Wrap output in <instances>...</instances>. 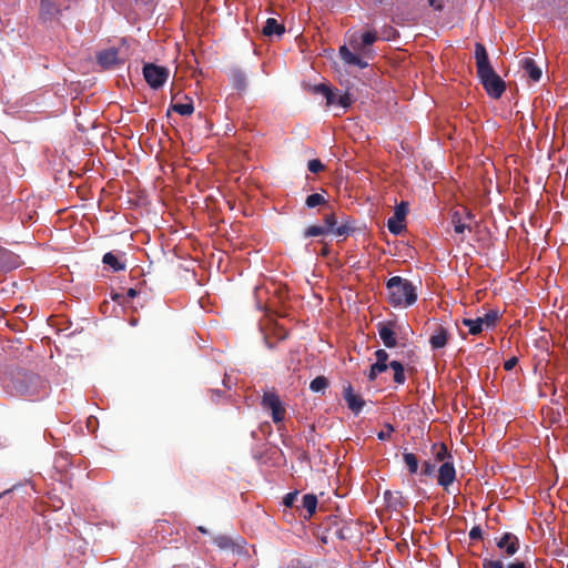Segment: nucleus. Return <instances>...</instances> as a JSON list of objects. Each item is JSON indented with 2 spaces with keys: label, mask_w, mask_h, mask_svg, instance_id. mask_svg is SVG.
<instances>
[{
  "label": "nucleus",
  "mask_w": 568,
  "mask_h": 568,
  "mask_svg": "<svg viewBox=\"0 0 568 568\" xmlns=\"http://www.w3.org/2000/svg\"><path fill=\"white\" fill-rule=\"evenodd\" d=\"M386 430H381L377 433V438L379 440H386L389 439L392 434L395 432V428L392 424L387 423L385 425Z\"/></svg>",
  "instance_id": "obj_38"
},
{
  "label": "nucleus",
  "mask_w": 568,
  "mask_h": 568,
  "mask_svg": "<svg viewBox=\"0 0 568 568\" xmlns=\"http://www.w3.org/2000/svg\"><path fill=\"white\" fill-rule=\"evenodd\" d=\"M327 234V229L320 225H311L304 231V237L321 236Z\"/></svg>",
  "instance_id": "obj_33"
},
{
  "label": "nucleus",
  "mask_w": 568,
  "mask_h": 568,
  "mask_svg": "<svg viewBox=\"0 0 568 568\" xmlns=\"http://www.w3.org/2000/svg\"><path fill=\"white\" fill-rule=\"evenodd\" d=\"M335 103H338L343 108H348L353 103L352 95L348 92H345L344 94L339 95Z\"/></svg>",
  "instance_id": "obj_39"
},
{
  "label": "nucleus",
  "mask_w": 568,
  "mask_h": 568,
  "mask_svg": "<svg viewBox=\"0 0 568 568\" xmlns=\"http://www.w3.org/2000/svg\"><path fill=\"white\" fill-rule=\"evenodd\" d=\"M389 367L394 371V382L398 385H403L406 382L403 364L398 361H392Z\"/></svg>",
  "instance_id": "obj_26"
},
{
  "label": "nucleus",
  "mask_w": 568,
  "mask_h": 568,
  "mask_svg": "<svg viewBox=\"0 0 568 568\" xmlns=\"http://www.w3.org/2000/svg\"><path fill=\"white\" fill-rule=\"evenodd\" d=\"M475 60L477 77L487 94L493 99H499L506 90L504 80L495 72L490 64L488 52L480 42L475 43Z\"/></svg>",
  "instance_id": "obj_2"
},
{
  "label": "nucleus",
  "mask_w": 568,
  "mask_h": 568,
  "mask_svg": "<svg viewBox=\"0 0 568 568\" xmlns=\"http://www.w3.org/2000/svg\"><path fill=\"white\" fill-rule=\"evenodd\" d=\"M430 7H433L436 10H442L443 6L438 3V0H428Z\"/></svg>",
  "instance_id": "obj_45"
},
{
  "label": "nucleus",
  "mask_w": 568,
  "mask_h": 568,
  "mask_svg": "<svg viewBox=\"0 0 568 568\" xmlns=\"http://www.w3.org/2000/svg\"><path fill=\"white\" fill-rule=\"evenodd\" d=\"M518 363V358L513 356L504 363L505 371H511Z\"/></svg>",
  "instance_id": "obj_44"
},
{
  "label": "nucleus",
  "mask_w": 568,
  "mask_h": 568,
  "mask_svg": "<svg viewBox=\"0 0 568 568\" xmlns=\"http://www.w3.org/2000/svg\"><path fill=\"white\" fill-rule=\"evenodd\" d=\"M262 32L266 37H271L274 34L282 36L285 32V28L282 23H278L276 19L268 18L265 21Z\"/></svg>",
  "instance_id": "obj_19"
},
{
  "label": "nucleus",
  "mask_w": 568,
  "mask_h": 568,
  "mask_svg": "<svg viewBox=\"0 0 568 568\" xmlns=\"http://www.w3.org/2000/svg\"><path fill=\"white\" fill-rule=\"evenodd\" d=\"M103 264L110 266L114 272L125 270V263L121 262L115 254L108 252L103 255Z\"/></svg>",
  "instance_id": "obj_22"
},
{
  "label": "nucleus",
  "mask_w": 568,
  "mask_h": 568,
  "mask_svg": "<svg viewBox=\"0 0 568 568\" xmlns=\"http://www.w3.org/2000/svg\"><path fill=\"white\" fill-rule=\"evenodd\" d=\"M389 367V364L387 363H381V362H375L372 366H371V369L368 372V381H375L376 377L378 376V374L381 373H384L387 371V368Z\"/></svg>",
  "instance_id": "obj_29"
},
{
  "label": "nucleus",
  "mask_w": 568,
  "mask_h": 568,
  "mask_svg": "<svg viewBox=\"0 0 568 568\" xmlns=\"http://www.w3.org/2000/svg\"><path fill=\"white\" fill-rule=\"evenodd\" d=\"M262 406L270 409L275 424L282 423L285 418V408L280 396L275 392H265L262 398Z\"/></svg>",
  "instance_id": "obj_5"
},
{
  "label": "nucleus",
  "mask_w": 568,
  "mask_h": 568,
  "mask_svg": "<svg viewBox=\"0 0 568 568\" xmlns=\"http://www.w3.org/2000/svg\"><path fill=\"white\" fill-rule=\"evenodd\" d=\"M469 538L471 540H479L483 538V530L479 526H474L469 531Z\"/></svg>",
  "instance_id": "obj_42"
},
{
  "label": "nucleus",
  "mask_w": 568,
  "mask_h": 568,
  "mask_svg": "<svg viewBox=\"0 0 568 568\" xmlns=\"http://www.w3.org/2000/svg\"><path fill=\"white\" fill-rule=\"evenodd\" d=\"M496 546L503 551L504 557H513L520 547L519 538L513 532H504Z\"/></svg>",
  "instance_id": "obj_7"
},
{
  "label": "nucleus",
  "mask_w": 568,
  "mask_h": 568,
  "mask_svg": "<svg viewBox=\"0 0 568 568\" xmlns=\"http://www.w3.org/2000/svg\"><path fill=\"white\" fill-rule=\"evenodd\" d=\"M3 387L10 395L29 400L44 398L50 388L49 383L39 374L22 368L11 371L3 381Z\"/></svg>",
  "instance_id": "obj_1"
},
{
  "label": "nucleus",
  "mask_w": 568,
  "mask_h": 568,
  "mask_svg": "<svg viewBox=\"0 0 568 568\" xmlns=\"http://www.w3.org/2000/svg\"><path fill=\"white\" fill-rule=\"evenodd\" d=\"M118 60H119L118 50L113 49V48L101 51L97 55L98 63L105 69L114 67L118 63Z\"/></svg>",
  "instance_id": "obj_16"
},
{
  "label": "nucleus",
  "mask_w": 568,
  "mask_h": 568,
  "mask_svg": "<svg viewBox=\"0 0 568 568\" xmlns=\"http://www.w3.org/2000/svg\"><path fill=\"white\" fill-rule=\"evenodd\" d=\"M22 265L20 256L0 245V272H10Z\"/></svg>",
  "instance_id": "obj_9"
},
{
  "label": "nucleus",
  "mask_w": 568,
  "mask_h": 568,
  "mask_svg": "<svg viewBox=\"0 0 568 568\" xmlns=\"http://www.w3.org/2000/svg\"><path fill=\"white\" fill-rule=\"evenodd\" d=\"M307 169L312 173H320L324 171L325 166L318 159L310 160L307 163Z\"/></svg>",
  "instance_id": "obj_37"
},
{
  "label": "nucleus",
  "mask_w": 568,
  "mask_h": 568,
  "mask_svg": "<svg viewBox=\"0 0 568 568\" xmlns=\"http://www.w3.org/2000/svg\"><path fill=\"white\" fill-rule=\"evenodd\" d=\"M213 542L222 550L236 551L240 548V545L226 535H219L214 537Z\"/></svg>",
  "instance_id": "obj_20"
},
{
  "label": "nucleus",
  "mask_w": 568,
  "mask_h": 568,
  "mask_svg": "<svg viewBox=\"0 0 568 568\" xmlns=\"http://www.w3.org/2000/svg\"><path fill=\"white\" fill-rule=\"evenodd\" d=\"M326 203L325 197L320 193H313L308 195L305 200V204L310 209H314L316 206L323 205Z\"/></svg>",
  "instance_id": "obj_32"
},
{
  "label": "nucleus",
  "mask_w": 568,
  "mask_h": 568,
  "mask_svg": "<svg viewBox=\"0 0 568 568\" xmlns=\"http://www.w3.org/2000/svg\"><path fill=\"white\" fill-rule=\"evenodd\" d=\"M138 295V291L135 288H129L126 292V296L129 298H134Z\"/></svg>",
  "instance_id": "obj_46"
},
{
  "label": "nucleus",
  "mask_w": 568,
  "mask_h": 568,
  "mask_svg": "<svg viewBox=\"0 0 568 568\" xmlns=\"http://www.w3.org/2000/svg\"><path fill=\"white\" fill-rule=\"evenodd\" d=\"M377 40L375 31H366L362 36V47L372 45Z\"/></svg>",
  "instance_id": "obj_36"
},
{
  "label": "nucleus",
  "mask_w": 568,
  "mask_h": 568,
  "mask_svg": "<svg viewBox=\"0 0 568 568\" xmlns=\"http://www.w3.org/2000/svg\"><path fill=\"white\" fill-rule=\"evenodd\" d=\"M448 337H449L448 329L442 325H437L429 338V344H430L432 348H434V349L443 348L446 346V344L448 342Z\"/></svg>",
  "instance_id": "obj_13"
},
{
  "label": "nucleus",
  "mask_w": 568,
  "mask_h": 568,
  "mask_svg": "<svg viewBox=\"0 0 568 568\" xmlns=\"http://www.w3.org/2000/svg\"><path fill=\"white\" fill-rule=\"evenodd\" d=\"M435 471V465L428 460L423 463L422 474L425 476H432Z\"/></svg>",
  "instance_id": "obj_41"
},
{
  "label": "nucleus",
  "mask_w": 568,
  "mask_h": 568,
  "mask_svg": "<svg viewBox=\"0 0 568 568\" xmlns=\"http://www.w3.org/2000/svg\"><path fill=\"white\" fill-rule=\"evenodd\" d=\"M386 287L387 300L394 307H408L417 301L416 286L406 278L393 276L387 281Z\"/></svg>",
  "instance_id": "obj_3"
},
{
  "label": "nucleus",
  "mask_w": 568,
  "mask_h": 568,
  "mask_svg": "<svg viewBox=\"0 0 568 568\" xmlns=\"http://www.w3.org/2000/svg\"><path fill=\"white\" fill-rule=\"evenodd\" d=\"M456 479V470L454 467L453 460H446L443 463L438 469V485H440L445 490L454 483Z\"/></svg>",
  "instance_id": "obj_11"
},
{
  "label": "nucleus",
  "mask_w": 568,
  "mask_h": 568,
  "mask_svg": "<svg viewBox=\"0 0 568 568\" xmlns=\"http://www.w3.org/2000/svg\"><path fill=\"white\" fill-rule=\"evenodd\" d=\"M61 12V8L55 3V0H41L39 16L42 21H52L59 18Z\"/></svg>",
  "instance_id": "obj_12"
},
{
  "label": "nucleus",
  "mask_w": 568,
  "mask_h": 568,
  "mask_svg": "<svg viewBox=\"0 0 568 568\" xmlns=\"http://www.w3.org/2000/svg\"><path fill=\"white\" fill-rule=\"evenodd\" d=\"M197 530H199L200 532H202V534H209L207 529H206L205 527H203V526H199V527H197Z\"/></svg>",
  "instance_id": "obj_47"
},
{
  "label": "nucleus",
  "mask_w": 568,
  "mask_h": 568,
  "mask_svg": "<svg viewBox=\"0 0 568 568\" xmlns=\"http://www.w3.org/2000/svg\"><path fill=\"white\" fill-rule=\"evenodd\" d=\"M463 324L468 327L469 334L471 335L480 334L484 328L478 317L475 320L464 318Z\"/></svg>",
  "instance_id": "obj_31"
},
{
  "label": "nucleus",
  "mask_w": 568,
  "mask_h": 568,
  "mask_svg": "<svg viewBox=\"0 0 568 568\" xmlns=\"http://www.w3.org/2000/svg\"><path fill=\"white\" fill-rule=\"evenodd\" d=\"M303 508L307 511V515L304 516L305 519H310L316 510L317 507V497L314 494H306L302 499Z\"/></svg>",
  "instance_id": "obj_21"
},
{
  "label": "nucleus",
  "mask_w": 568,
  "mask_h": 568,
  "mask_svg": "<svg viewBox=\"0 0 568 568\" xmlns=\"http://www.w3.org/2000/svg\"><path fill=\"white\" fill-rule=\"evenodd\" d=\"M376 1H377V2H379V3H382V2H384L385 0H376Z\"/></svg>",
  "instance_id": "obj_49"
},
{
  "label": "nucleus",
  "mask_w": 568,
  "mask_h": 568,
  "mask_svg": "<svg viewBox=\"0 0 568 568\" xmlns=\"http://www.w3.org/2000/svg\"><path fill=\"white\" fill-rule=\"evenodd\" d=\"M467 217H468V219H470V217H471V213H470V212H468V213H467Z\"/></svg>",
  "instance_id": "obj_48"
},
{
  "label": "nucleus",
  "mask_w": 568,
  "mask_h": 568,
  "mask_svg": "<svg viewBox=\"0 0 568 568\" xmlns=\"http://www.w3.org/2000/svg\"><path fill=\"white\" fill-rule=\"evenodd\" d=\"M453 224H454V231L457 233V234H462L465 232V230H470V226L469 224H466L464 222H462L460 217H458V212H455L453 214V220H452Z\"/></svg>",
  "instance_id": "obj_34"
},
{
  "label": "nucleus",
  "mask_w": 568,
  "mask_h": 568,
  "mask_svg": "<svg viewBox=\"0 0 568 568\" xmlns=\"http://www.w3.org/2000/svg\"><path fill=\"white\" fill-rule=\"evenodd\" d=\"M405 216L406 204L402 202L398 206H396L394 215L389 217L387 221V229L392 234L398 235L403 232V230L405 229Z\"/></svg>",
  "instance_id": "obj_10"
},
{
  "label": "nucleus",
  "mask_w": 568,
  "mask_h": 568,
  "mask_svg": "<svg viewBox=\"0 0 568 568\" xmlns=\"http://www.w3.org/2000/svg\"><path fill=\"white\" fill-rule=\"evenodd\" d=\"M376 362L387 363L388 353L385 349H377L375 352Z\"/></svg>",
  "instance_id": "obj_43"
},
{
  "label": "nucleus",
  "mask_w": 568,
  "mask_h": 568,
  "mask_svg": "<svg viewBox=\"0 0 568 568\" xmlns=\"http://www.w3.org/2000/svg\"><path fill=\"white\" fill-rule=\"evenodd\" d=\"M169 69L154 63L143 65V75L146 83L154 90L163 87L169 78Z\"/></svg>",
  "instance_id": "obj_4"
},
{
  "label": "nucleus",
  "mask_w": 568,
  "mask_h": 568,
  "mask_svg": "<svg viewBox=\"0 0 568 568\" xmlns=\"http://www.w3.org/2000/svg\"><path fill=\"white\" fill-rule=\"evenodd\" d=\"M478 318H479L483 327L485 326L488 329V328H494L496 326V324L498 323V321L500 318V315L497 310H490L484 316L478 317Z\"/></svg>",
  "instance_id": "obj_24"
},
{
  "label": "nucleus",
  "mask_w": 568,
  "mask_h": 568,
  "mask_svg": "<svg viewBox=\"0 0 568 568\" xmlns=\"http://www.w3.org/2000/svg\"><path fill=\"white\" fill-rule=\"evenodd\" d=\"M403 459H404L405 465L408 468V471L410 474H416L418 470V459L415 456V454L405 450L403 453Z\"/></svg>",
  "instance_id": "obj_27"
},
{
  "label": "nucleus",
  "mask_w": 568,
  "mask_h": 568,
  "mask_svg": "<svg viewBox=\"0 0 568 568\" xmlns=\"http://www.w3.org/2000/svg\"><path fill=\"white\" fill-rule=\"evenodd\" d=\"M343 397L347 404L348 409L352 410L355 415H358L365 406V400L361 397V395L354 393L351 383H346L344 385Z\"/></svg>",
  "instance_id": "obj_8"
},
{
  "label": "nucleus",
  "mask_w": 568,
  "mask_h": 568,
  "mask_svg": "<svg viewBox=\"0 0 568 568\" xmlns=\"http://www.w3.org/2000/svg\"><path fill=\"white\" fill-rule=\"evenodd\" d=\"M171 110L179 113L180 115H191L194 112L193 101L189 99L187 103L171 104L170 109L168 110V114L170 113Z\"/></svg>",
  "instance_id": "obj_25"
},
{
  "label": "nucleus",
  "mask_w": 568,
  "mask_h": 568,
  "mask_svg": "<svg viewBox=\"0 0 568 568\" xmlns=\"http://www.w3.org/2000/svg\"><path fill=\"white\" fill-rule=\"evenodd\" d=\"M325 225L323 227L327 229V233H333L337 236H346L349 233L355 231L354 223L349 221V219H344L341 225H337V220L334 214H328L324 217Z\"/></svg>",
  "instance_id": "obj_6"
},
{
  "label": "nucleus",
  "mask_w": 568,
  "mask_h": 568,
  "mask_svg": "<svg viewBox=\"0 0 568 568\" xmlns=\"http://www.w3.org/2000/svg\"><path fill=\"white\" fill-rule=\"evenodd\" d=\"M313 91L315 93H321L326 99V104L332 105L336 102V95L335 92L325 83H320L313 88Z\"/></svg>",
  "instance_id": "obj_23"
},
{
  "label": "nucleus",
  "mask_w": 568,
  "mask_h": 568,
  "mask_svg": "<svg viewBox=\"0 0 568 568\" xmlns=\"http://www.w3.org/2000/svg\"><path fill=\"white\" fill-rule=\"evenodd\" d=\"M297 495H298V491H291L288 494L285 495L284 499H283V504L285 505V507H293L296 498H297Z\"/></svg>",
  "instance_id": "obj_40"
},
{
  "label": "nucleus",
  "mask_w": 568,
  "mask_h": 568,
  "mask_svg": "<svg viewBox=\"0 0 568 568\" xmlns=\"http://www.w3.org/2000/svg\"><path fill=\"white\" fill-rule=\"evenodd\" d=\"M233 83L235 89L243 91L246 88V77L241 71H236L233 74Z\"/></svg>",
  "instance_id": "obj_35"
},
{
  "label": "nucleus",
  "mask_w": 568,
  "mask_h": 568,
  "mask_svg": "<svg viewBox=\"0 0 568 568\" xmlns=\"http://www.w3.org/2000/svg\"><path fill=\"white\" fill-rule=\"evenodd\" d=\"M378 334L381 339L383 341V344L387 348H393L397 345L396 333L393 329V323L388 322L386 324H381Z\"/></svg>",
  "instance_id": "obj_14"
},
{
  "label": "nucleus",
  "mask_w": 568,
  "mask_h": 568,
  "mask_svg": "<svg viewBox=\"0 0 568 568\" xmlns=\"http://www.w3.org/2000/svg\"><path fill=\"white\" fill-rule=\"evenodd\" d=\"M328 385L329 382L325 376H317L311 382L310 389L314 393H323Z\"/></svg>",
  "instance_id": "obj_28"
},
{
  "label": "nucleus",
  "mask_w": 568,
  "mask_h": 568,
  "mask_svg": "<svg viewBox=\"0 0 568 568\" xmlns=\"http://www.w3.org/2000/svg\"><path fill=\"white\" fill-rule=\"evenodd\" d=\"M339 55L346 64L356 65L359 69H365L368 65L366 61L353 53L346 45L339 48Z\"/></svg>",
  "instance_id": "obj_18"
},
{
  "label": "nucleus",
  "mask_w": 568,
  "mask_h": 568,
  "mask_svg": "<svg viewBox=\"0 0 568 568\" xmlns=\"http://www.w3.org/2000/svg\"><path fill=\"white\" fill-rule=\"evenodd\" d=\"M520 65L524 69V71L526 72V74L532 81L537 82L540 80V78L542 75L541 68L539 65H537V63L535 62V60L532 58L526 57V58L521 59Z\"/></svg>",
  "instance_id": "obj_15"
},
{
  "label": "nucleus",
  "mask_w": 568,
  "mask_h": 568,
  "mask_svg": "<svg viewBox=\"0 0 568 568\" xmlns=\"http://www.w3.org/2000/svg\"><path fill=\"white\" fill-rule=\"evenodd\" d=\"M433 448L436 449L435 458L437 462L445 463L446 460L453 459L452 454L448 452V448L445 444L442 443L438 447L437 445H434Z\"/></svg>",
  "instance_id": "obj_30"
},
{
  "label": "nucleus",
  "mask_w": 568,
  "mask_h": 568,
  "mask_svg": "<svg viewBox=\"0 0 568 568\" xmlns=\"http://www.w3.org/2000/svg\"><path fill=\"white\" fill-rule=\"evenodd\" d=\"M483 568H530V567L525 561H521L518 559L505 565L501 559L485 558V559H483Z\"/></svg>",
  "instance_id": "obj_17"
}]
</instances>
